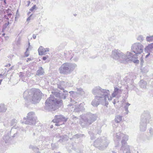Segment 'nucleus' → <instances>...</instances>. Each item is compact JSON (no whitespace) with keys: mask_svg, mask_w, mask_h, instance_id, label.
Segmentation results:
<instances>
[{"mask_svg":"<svg viewBox=\"0 0 153 153\" xmlns=\"http://www.w3.org/2000/svg\"><path fill=\"white\" fill-rule=\"evenodd\" d=\"M34 16H32V18H33V19H34V17H36V15H34Z\"/></svg>","mask_w":153,"mask_h":153,"instance_id":"60","label":"nucleus"},{"mask_svg":"<svg viewBox=\"0 0 153 153\" xmlns=\"http://www.w3.org/2000/svg\"><path fill=\"white\" fill-rule=\"evenodd\" d=\"M122 117L120 115H117L116 116L115 120V122L117 123L120 122L122 120Z\"/></svg>","mask_w":153,"mask_h":153,"instance_id":"30","label":"nucleus"},{"mask_svg":"<svg viewBox=\"0 0 153 153\" xmlns=\"http://www.w3.org/2000/svg\"><path fill=\"white\" fill-rule=\"evenodd\" d=\"M58 126L63 124L66 122L68 119V118L65 117L61 115H58Z\"/></svg>","mask_w":153,"mask_h":153,"instance_id":"17","label":"nucleus"},{"mask_svg":"<svg viewBox=\"0 0 153 153\" xmlns=\"http://www.w3.org/2000/svg\"><path fill=\"white\" fill-rule=\"evenodd\" d=\"M132 53L128 51L124 53L118 49H115L112 51L111 56L114 59L120 63H125L130 61H132L135 63H138V60H136V56H132Z\"/></svg>","mask_w":153,"mask_h":153,"instance_id":"1","label":"nucleus"},{"mask_svg":"<svg viewBox=\"0 0 153 153\" xmlns=\"http://www.w3.org/2000/svg\"><path fill=\"white\" fill-rule=\"evenodd\" d=\"M33 37L34 39H35L36 38V35L35 34H33Z\"/></svg>","mask_w":153,"mask_h":153,"instance_id":"51","label":"nucleus"},{"mask_svg":"<svg viewBox=\"0 0 153 153\" xmlns=\"http://www.w3.org/2000/svg\"><path fill=\"white\" fill-rule=\"evenodd\" d=\"M34 16H32V18H33V19H34V17H36V15H34Z\"/></svg>","mask_w":153,"mask_h":153,"instance_id":"59","label":"nucleus"},{"mask_svg":"<svg viewBox=\"0 0 153 153\" xmlns=\"http://www.w3.org/2000/svg\"><path fill=\"white\" fill-rule=\"evenodd\" d=\"M29 148L30 149H32L34 152H35L36 150H38V148L32 145H30Z\"/></svg>","mask_w":153,"mask_h":153,"instance_id":"38","label":"nucleus"},{"mask_svg":"<svg viewBox=\"0 0 153 153\" xmlns=\"http://www.w3.org/2000/svg\"><path fill=\"white\" fill-rule=\"evenodd\" d=\"M130 105V104L128 102H126L125 103L124 105V108L125 109V111L126 112H128V106Z\"/></svg>","mask_w":153,"mask_h":153,"instance_id":"33","label":"nucleus"},{"mask_svg":"<svg viewBox=\"0 0 153 153\" xmlns=\"http://www.w3.org/2000/svg\"><path fill=\"white\" fill-rule=\"evenodd\" d=\"M4 17L5 18H6V19H8V18L7 17V16L6 15H5L4 16Z\"/></svg>","mask_w":153,"mask_h":153,"instance_id":"56","label":"nucleus"},{"mask_svg":"<svg viewBox=\"0 0 153 153\" xmlns=\"http://www.w3.org/2000/svg\"><path fill=\"white\" fill-rule=\"evenodd\" d=\"M117 102H118V100L117 99L114 100V102H113L114 104V105H115L116 103Z\"/></svg>","mask_w":153,"mask_h":153,"instance_id":"43","label":"nucleus"},{"mask_svg":"<svg viewBox=\"0 0 153 153\" xmlns=\"http://www.w3.org/2000/svg\"><path fill=\"white\" fill-rule=\"evenodd\" d=\"M17 121L15 119H13L12 120L10 123L11 126H13L16 125V124L17 123Z\"/></svg>","mask_w":153,"mask_h":153,"instance_id":"35","label":"nucleus"},{"mask_svg":"<svg viewBox=\"0 0 153 153\" xmlns=\"http://www.w3.org/2000/svg\"><path fill=\"white\" fill-rule=\"evenodd\" d=\"M22 123H24L26 124L30 125H34L36 123L37 121V119H30V120H28V119H26L25 117H24L23 120L21 121Z\"/></svg>","mask_w":153,"mask_h":153,"instance_id":"12","label":"nucleus"},{"mask_svg":"<svg viewBox=\"0 0 153 153\" xmlns=\"http://www.w3.org/2000/svg\"><path fill=\"white\" fill-rule=\"evenodd\" d=\"M143 45L140 43L136 42L133 44L131 46V51L135 53V54L133 55L132 54L131 56L136 55V60H138L137 55L140 54L143 52Z\"/></svg>","mask_w":153,"mask_h":153,"instance_id":"9","label":"nucleus"},{"mask_svg":"<svg viewBox=\"0 0 153 153\" xmlns=\"http://www.w3.org/2000/svg\"><path fill=\"white\" fill-rule=\"evenodd\" d=\"M55 126L54 125V124H51V125L50 126V128H53V127H54V126Z\"/></svg>","mask_w":153,"mask_h":153,"instance_id":"46","label":"nucleus"},{"mask_svg":"<svg viewBox=\"0 0 153 153\" xmlns=\"http://www.w3.org/2000/svg\"><path fill=\"white\" fill-rule=\"evenodd\" d=\"M77 66V65L75 63L66 62L61 65L59 68V71L60 74L67 75L72 73Z\"/></svg>","mask_w":153,"mask_h":153,"instance_id":"4","label":"nucleus"},{"mask_svg":"<svg viewBox=\"0 0 153 153\" xmlns=\"http://www.w3.org/2000/svg\"><path fill=\"white\" fill-rule=\"evenodd\" d=\"M49 51V48H44L42 46H40L38 49L39 54V55H45Z\"/></svg>","mask_w":153,"mask_h":153,"instance_id":"16","label":"nucleus"},{"mask_svg":"<svg viewBox=\"0 0 153 153\" xmlns=\"http://www.w3.org/2000/svg\"><path fill=\"white\" fill-rule=\"evenodd\" d=\"M45 72L42 67L39 68L38 70L37 71L36 75L39 76L43 75Z\"/></svg>","mask_w":153,"mask_h":153,"instance_id":"24","label":"nucleus"},{"mask_svg":"<svg viewBox=\"0 0 153 153\" xmlns=\"http://www.w3.org/2000/svg\"><path fill=\"white\" fill-rule=\"evenodd\" d=\"M58 108L62 107H63L62 101V100H58Z\"/></svg>","mask_w":153,"mask_h":153,"instance_id":"36","label":"nucleus"},{"mask_svg":"<svg viewBox=\"0 0 153 153\" xmlns=\"http://www.w3.org/2000/svg\"><path fill=\"white\" fill-rule=\"evenodd\" d=\"M141 88H146L147 85L146 82L143 80H141L139 82Z\"/></svg>","mask_w":153,"mask_h":153,"instance_id":"26","label":"nucleus"},{"mask_svg":"<svg viewBox=\"0 0 153 153\" xmlns=\"http://www.w3.org/2000/svg\"><path fill=\"white\" fill-rule=\"evenodd\" d=\"M82 135H83L82 134H80V135H78V134H76V136H78V137H81V136H82Z\"/></svg>","mask_w":153,"mask_h":153,"instance_id":"53","label":"nucleus"},{"mask_svg":"<svg viewBox=\"0 0 153 153\" xmlns=\"http://www.w3.org/2000/svg\"><path fill=\"white\" fill-rule=\"evenodd\" d=\"M78 58L77 57H75L74 58L73 60L76 62L78 60Z\"/></svg>","mask_w":153,"mask_h":153,"instance_id":"45","label":"nucleus"},{"mask_svg":"<svg viewBox=\"0 0 153 153\" xmlns=\"http://www.w3.org/2000/svg\"><path fill=\"white\" fill-rule=\"evenodd\" d=\"M123 134V133L118 132L114 135V140L115 144V147H117L120 144V141Z\"/></svg>","mask_w":153,"mask_h":153,"instance_id":"13","label":"nucleus"},{"mask_svg":"<svg viewBox=\"0 0 153 153\" xmlns=\"http://www.w3.org/2000/svg\"><path fill=\"white\" fill-rule=\"evenodd\" d=\"M84 103H81L78 106H75V107H73L74 108V111L75 112H79L82 111L84 110Z\"/></svg>","mask_w":153,"mask_h":153,"instance_id":"18","label":"nucleus"},{"mask_svg":"<svg viewBox=\"0 0 153 153\" xmlns=\"http://www.w3.org/2000/svg\"><path fill=\"white\" fill-rule=\"evenodd\" d=\"M92 93L96 96H100L101 97L108 98V100L111 101L112 100L111 96L109 97V95L110 94L109 91L108 90L102 88L99 86L94 87L92 90Z\"/></svg>","mask_w":153,"mask_h":153,"instance_id":"5","label":"nucleus"},{"mask_svg":"<svg viewBox=\"0 0 153 153\" xmlns=\"http://www.w3.org/2000/svg\"><path fill=\"white\" fill-rule=\"evenodd\" d=\"M42 93L40 91L36 88H32L25 91L23 95L24 99L31 103L38 102L40 100Z\"/></svg>","mask_w":153,"mask_h":153,"instance_id":"2","label":"nucleus"},{"mask_svg":"<svg viewBox=\"0 0 153 153\" xmlns=\"http://www.w3.org/2000/svg\"><path fill=\"white\" fill-rule=\"evenodd\" d=\"M120 90L119 88H115L114 91L112 94V97H111L112 98L115 97L118 94Z\"/></svg>","mask_w":153,"mask_h":153,"instance_id":"27","label":"nucleus"},{"mask_svg":"<svg viewBox=\"0 0 153 153\" xmlns=\"http://www.w3.org/2000/svg\"><path fill=\"white\" fill-rule=\"evenodd\" d=\"M121 150L123 151V153H131L129 146L128 145H126L123 148H121Z\"/></svg>","mask_w":153,"mask_h":153,"instance_id":"25","label":"nucleus"},{"mask_svg":"<svg viewBox=\"0 0 153 153\" xmlns=\"http://www.w3.org/2000/svg\"><path fill=\"white\" fill-rule=\"evenodd\" d=\"M48 58V56H43L42 57V59L43 60L45 61V60H46Z\"/></svg>","mask_w":153,"mask_h":153,"instance_id":"42","label":"nucleus"},{"mask_svg":"<svg viewBox=\"0 0 153 153\" xmlns=\"http://www.w3.org/2000/svg\"><path fill=\"white\" fill-rule=\"evenodd\" d=\"M57 115H56L55 117V119L53 120L51 123H53L55 126H57Z\"/></svg>","mask_w":153,"mask_h":153,"instance_id":"32","label":"nucleus"},{"mask_svg":"<svg viewBox=\"0 0 153 153\" xmlns=\"http://www.w3.org/2000/svg\"><path fill=\"white\" fill-rule=\"evenodd\" d=\"M71 102H73V104H74V103H73V102H74V100H71Z\"/></svg>","mask_w":153,"mask_h":153,"instance_id":"61","label":"nucleus"},{"mask_svg":"<svg viewBox=\"0 0 153 153\" xmlns=\"http://www.w3.org/2000/svg\"><path fill=\"white\" fill-rule=\"evenodd\" d=\"M21 38L19 37H17L16 38L15 43L18 47H19L21 45Z\"/></svg>","mask_w":153,"mask_h":153,"instance_id":"28","label":"nucleus"},{"mask_svg":"<svg viewBox=\"0 0 153 153\" xmlns=\"http://www.w3.org/2000/svg\"><path fill=\"white\" fill-rule=\"evenodd\" d=\"M112 153H116L112 151Z\"/></svg>","mask_w":153,"mask_h":153,"instance_id":"64","label":"nucleus"},{"mask_svg":"<svg viewBox=\"0 0 153 153\" xmlns=\"http://www.w3.org/2000/svg\"><path fill=\"white\" fill-rule=\"evenodd\" d=\"M101 132V130H100V128H99V130L97 132V133L98 134H100Z\"/></svg>","mask_w":153,"mask_h":153,"instance_id":"47","label":"nucleus"},{"mask_svg":"<svg viewBox=\"0 0 153 153\" xmlns=\"http://www.w3.org/2000/svg\"><path fill=\"white\" fill-rule=\"evenodd\" d=\"M77 92L71 91L70 92L71 94V96L74 99L77 100L78 98L76 96L78 95L81 96H83L85 94V92L83 90V89L81 88H76Z\"/></svg>","mask_w":153,"mask_h":153,"instance_id":"11","label":"nucleus"},{"mask_svg":"<svg viewBox=\"0 0 153 153\" xmlns=\"http://www.w3.org/2000/svg\"><path fill=\"white\" fill-rule=\"evenodd\" d=\"M12 15V14L11 13H8L7 14V15L8 16L10 17V16Z\"/></svg>","mask_w":153,"mask_h":153,"instance_id":"54","label":"nucleus"},{"mask_svg":"<svg viewBox=\"0 0 153 153\" xmlns=\"http://www.w3.org/2000/svg\"><path fill=\"white\" fill-rule=\"evenodd\" d=\"M60 89V91H59L58 89V97H59L60 99H65L66 97V95H68V92L66 90H65L62 88L59 87L58 88Z\"/></svg>","mask_w":153,"mask_h":153,"instance_id":"14","label":"nucleus"},{"mask_svg":"<svg viewBox=\"0 0 153 153\" xmlns=\"http://www.w3.org/2000/svg\"><path fill=\"white\" fill-rule=\"evenodd\" d=\"M97 119V116L95 114L89 113L85 116L82 117V120L80 122V124L83 127H85L91 124Z\"/></svg>","mask_w":153,"mask_h":153,"instance_id":"7","label":"nucleus"},{"mask_svg":"<svg viewBox=\"0 0 153 153\" xmlns=\"http://www.w3.org/2000/svg\"><path fill=\"white\" fill-rule=\"evenodd\" d=\"M6 110V108L4 104H0V112H4Z\"/></svg>","mask_w":153,"mask_h":153,"instance_id":"29","label":"nucleus"},{"mask_svg":"<svg viewBox=\"0 0 153 153\" xmlns=\"http://www.w3.org/2000/svg\"><path fill=\"white\" fill-rule=\"evenodd\" d=\"M37 119V117L35 116V113L33 112H30L28 113L26 119H28V120H30V119Z\"/></svg>","mask_w":153,"mask_h":153,"instance_id":"21","label":"nucleus"},{"mask_svg":"<svg viewBox=\"0 0 153 153\" xmlns=\"http://www.w3.org/2000/svg\"><path fill=\"white\" fill-rule=\"evenodd\" d=\"M78 153H83V152L82 151H81L80 152H79Z\"/></svg>","mask_w":153,"mask_h":153,"instance_id":"62","label":"nucleus"},{"mask_svg":"<svg viewBox=\"0 0 153 153\" xmlns=\"http://www.w3.org/2000/svg\"><path fill=\"white\" fill-rule=\"evenodd\" d=\"M30 75V72L29 71H27L23 73L20 72L19 76L23 81L25 82V78L29 77Z\"/></svg>","mask_w":153,"mask_h":153,"instance_id":"19","label":"nucleus"},{"mask_svg":"<svg viewBox=\"0 0 153 153\" xmlns=\"http://www.w3.org/2000/svg\"><path fill=\"white\" fill-rule=\"evenodd\" d=\"M35 151L36 152L35 153H40L39 151V149L38 148V150H36Z\"/></svg>","mask_w":153,"mask_h":153,"instance_id":"50","label":"nucleus"},{"mask_svg":"<svg viewBox=\"0 0 153 153\" xmlns=\"http://www.w3.org/2000/svg\"><path fill=\"white\" fill-rule=\"evenodd\" d=\"M2 79H0V85H1V82H2Z\"/></svg>","mask_w":153,"mask_h":153,"instance_id":"57","label":"nucleus"},{"mask_svg":"<svg viewBox=\"0 0 153 153\" xmlns=\"http://www.w3.org/2000/svg\"><path fill=\"white\" fill-rule=\"evenodd\" d=\"M153 137V129L151 128H149L147 136V139L148 140L152 139Z\"/></svg>","mask_w":153,"mask_h":153,"instance_id":"20","label":"nucleus"},{"mask_svg":"<svg viewBox=\"0 0 153 153\" xmlns=\"http://www.w3.org/2000/svg\"><path fill=\"white\" fill-rule=\"evenodd\" d=\"M27 4L26 6L27 7H28L30 3V1H27Z\"/></svg>","mask_w":153,"mask_h":153,"instance_id":"44","label":"nucleus"},{"mask_svg":"<svg viewBox=\"0 0 153 153\" xmlns=\"http://www.w3.org/2000/svg\"><path fill=\"white\" fill-rule=\"evenodd\" d=\"M50 95L46 100L45 108L51 111H53L57 109V92H55Z\"/></svg>","mask_w":153,"mask_h":153,"instance_id":"3","label":"nucleus"},{"mask_svg":"<svg viewBox=\"0 0 153 153\" xmlns=\"http://www.w3.org/2000/svg\"><path fill=\"white\" fill-rule=\"evenodd\" d=\"M11 10L9 9H8L7 10L6 12L7 13H9L11 11Z\"/></svg>","mask_w":153,"mask_h":153,"instance_id":"49","label":"nucleus"},{"mask_svg":"<svg viewBox=\"0 0 153 153\" xmlns=\"http://www.w3.org/2000/svg\"><path fill=\"white\" fill-rule=\"evenodd\" d=\"M108 98L101 97L100 96H95L94 99L91 102V104L94 106L97 107L100 103L107 106L108 104Z\"/></svg>","mask_w":153,"mask_h":153,"instance_id":"10","label":"nucleus"},{"mask_svg":"<svg viewBox=\"0 0 153 153\" xmlns=\"http://www.w3.org/2000/svg\"><path fill=\"white\" fill-rule=\"evenodd\" d=\"M147 53H148V54L146 56V58H147L150 55V52H147Z\"/></svg>","mask_w":153,"mask_h":153,"instance_id":"48","label":"nucleus"},{"mask_svg":"<svg viewBox=\"0 0 153 153\" xmlns=\"http://www.w3.org/2000/svg\"><path fill=\"white\" fill-rule=\"evenodd\" d=\"M27 62H28V61H31V59L30 58H28L27 59Z\"/></svg>","mask_w":153,"mask_h":153,"instance_id":"55","label":"nucleus"},{"mask_svg":"<svg viewBox=\"0 0 153 153\" xmlns=\"http://www.w3.org/2000/svg\"><path fill=\"white\" fill-rule=\"evenodd\" d=\"M137 39L140 42H142L144 40V37L142 35H140L137 36Z\"/></svg>","mask_w":153,"mask_h":153,"instance_id":"34","label":"nucleus"},{"mask_svg":"<svg viewBox=\"0 0 153 153\" xmlns=\"http://www.w3.org/2000/svg\"><path fill=\"white\" fill-rule=\"evenodd\" d=\"M153 48V43H150L146 46L144 48L145 51L146 52H150Z\"/></svg>","mask_w":153,"mask_h":153,"instance_id":"23","label":"nucleus"},{"mask_svg":"<svg viewBox=\"0 0 153 153\" xmlns=\"http://www.w3.org/2000/svg\"><path fill=\"white\" fill-rule=\"evenodd\" d=\"M146 41L148 42H152L153 41V35L152 36H146Z\"/></svg>","mask_w":153,"mask_h":153,"instance_id":"31","label":"nucleus"},{"mask_svg":"<svg viewBox=\"0 0 153 153\" xmlns=\"http://www.w3.org/2000/svg\"><path fill=\"white\" fill-rule=\"evenodd\" d=\"M150 119V115L149 112L147 111H144L141 116V119L140 125V131L144 132L146 130L147 123L149 122Z\"/></svg>","mask_w":153,"mask_h":153,"instance_id":"6","label":"nucleus"},{"mask_svg":"<svg viewBox=\"0 0 153 153\" xmlns=\"http://www.w3.org/2000/svg\"><path fill=\"white\" fill-rule=\"evenodd\" d=\"M63 54H64V53H62V54H61V56H60V57H59V58H60V59H63L62 56H63Z\"/></svg>","mask_w":153,"mask_h":153,"instance_id":"52","label":"nucleus"},{"mask_svg":"<svg viewBox=\"0 0 153 153\" xmlns=\"http://www.w3.org/2000/svg\"><path fill=\"white\" fill-rule=\"evenodd\" d=\"M89 133L90 135L91 139V140H93L95 138V134L94 133H93L92 132H91V131H89Z\"/></svg>","mask_w":153,"mask_h":153,"instance_id":"37","label":"nucleus"},{"mask_svg":"<svg viewBox=\"0 0 153 153\" xmlns=\"http://www.w3.org/2000/svg\"><path fill=\"white\" fill-rule=\"evenodd\" d=\"M4 0V3L5 4H6V0Z\"/></svg>","mask_w":153,"mask_h":153,"instance_id":"58","label":"nucleus"},{"mask_svg":"<svg viewBox=\"0 0 153 153\" xmlns=\"http://www.w3.org/2000/svg\"><path fill=\"white\" fill-rule=\"evenodd\" d=\"M34 16V14H31L30 16L28 17L27 19V21H28L30 20L33 19V18H32V17L33 16Z\"/></svg>","mask_w":153,"mask_h":153,"instance_id":"40","label":"nucleus"},{"mask_svg":"<svg viewBox=\"0 0 153 153\" xmlns=\"http://www.w3.org/2000/svg\"><path fill=\"white\" fill-rule=\"evenodd\" d=\"M28 48H27L26 51L25 53V55L26 57H27L29 55V53L28 52Z\"/></svg>","mask_w":153,"mask_h":153,"instance_id":"41","label":"nucleus"},{"mask_svg":"<svg viewBox=\"0 0 153 153\" xmlns=\"http://www.w3.org/2000/svg\"><path fill=\"white\" fill-rule=\"evenodd\" d=\"M110 142L106 137L97 138L94 142V146L100 150L105 149L108 146Z\"/></svg>","mask_w":153,"mask_h":153,"instance_id":"8","label":"nucleus"},{"mask_svg":"<svg viewBox=\"0 0 153 153\" xmlns=\"http://www.w3.org/2000/svg\"><path fill=\"white\" fill-rule=\"evenodd\" d=\"M121 140V143L122 144L121 148H123L125 147L127 145V141L128 139V136L127 135L123 134Z\"/></svg>","mask_w":153,"mask_h":153,"instance_id":"15","label":"nucleus"},{"mask_svg":"<svg viewBox=\"0 0 153 153\" xmlns=\"http://www.w3.org/2000/svg\"><path fill=\"white\" fill-rule=\"evenodd\" d=\"M3 138L6 143H8L11 138L10 134V133H6L4 135Z\"/></svg>","mask_w":153,"mask_h":153,"instance_id":"22","label":"nucleus"},{"mask_svg":"<svg viewBox=\"0 0 153 153\" xmlns=\"http://www.w3.org/2000/svg\"><path fill=\"white\" fill-rule=\"evenodd\" d=\"M37 9V7L36 5H34L30 9V10L31 12H32L34 10H36Z\"/></svg>","mask_w":153,"mask_h":153,"instance_id":"39","label":"nucleus"},{"mask_svg":"<svg viewBox=\"0 0 153 153\" xmlns=\"http://www.w3.org/2000/svg\"><path fill=\"white\" fill-rule=\"evenodd\" d=\"M30 12H28V13H27V14H28V15H29L30 14Z\"/></svg>","mask_w":153,"mask_h":153,"instance_id":"63","label":"nucleus"}]
</instances>
